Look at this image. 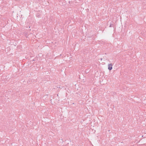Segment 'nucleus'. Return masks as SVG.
Masks as SVG:
<instances>
[{
	"label": "nucleus",
	"instance_id": "nucleus-1",
	"mask_svg": "<svg viewBox=\"0 0 146 146\" xmlns=\"http://www.w3.org/2000/svg\"><path fill=\"white\" fill-rule=\"evenodd\" d=\"M113 65L112 64H108V69L110 70H111L112 69Z\"/></svg>",
	"mask_w": 146,
	"mask_h": 146
}]
</instances>
